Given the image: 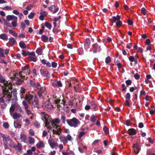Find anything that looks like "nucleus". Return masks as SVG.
I'll return each instance as SVG.
<instances>
[{"instance_id": "2eb2a0df", "label": "nucleus", "mask_w": 155, "mask_h": 155, "mask_svg": "<svg viewBox=\"0 0 155 155\" xmlns=\"http://www.w3.org/2000/svg\"><path fill=\"white\" fill-rule=\"evenodd\" d=\"M19 75L20 77L21 78V79H23V80H24L26 78H27V77H26V76L27 75V74H25L23 71L19 72Z\"/></svg>"}, {"instance_id": "72a5a7b5", "label": "nucleus", "mask_w": 155, "mask_h": 155, "mask_svg": "<svg viewBox=\"0 0 155 155\" xmlns=\"http://www.w3.org/2000/svg\"><path fill=\"white\" fill-rule=\"evenodd\" d=\"M12 92H13V94L14 97L15 98L17 97V90L16 89H13V91H11V92H10L9 94H10V93L11 94L12 93Z\"/></svg>"}, {"instance_id": "0eeeda50", "label": "nucleus", "mask_w": 155, "mask_h": 155, "mask_svg": "<svg viewBox=\"0 0 155 155\" xmlns=\"http://www.w3.org/2000/svg\"><path fill=\"white\" fill-rule=\"evenodd\" d=\"M18 74L17 73H15L13 76L11 77V78L12 80L15 81L16 82V84L19 85L21 84L23 82L24 80H21L19 78L17 77L16 76L18 75Z\"/></svg>"}, {"instance_id": "58836bf2", "label": "nucleus", "mask_w": 155, "mask_h": 155, "mask_svg": "<svg viewBox=\"0 0 155 155\" xmlns=\"http://www.w3.org/2000/svg\"><path fill=\"white\" fill-rule=\"evenodd\" d=\"M125 83L126 84L127 87H128L129 85H130L131 84L132 82L131 80H128L126 81Z\"/></svg>"}, {"instance_id": "a18cd8bd", "label": "nucleus", "mask_w": 155, "mask_h": 155, "mask_svg": "<svg viewBox=\"0 0 155 155\" xmlns=\"http://www.w3.org/2000/svg\"><path fill=\"white\" fill-rule=\"evenodd\" d=\"M29 67V66L28 64L26 65L24 67H23L21 68V70L22 71H25L27 70Z\"/></svg>"}, {"instance_id": "4be33fe9", "label": "nucleus", "mask_w": 155, "mask_h": 155, "mask_svg": "<svg viewBox=\"0 0 155 155\" xmlns=\"http://www.w3.org/2000/svg\"><path fill=\"white\" fill-rule=\"evenodd\" d=\"M41 40L44 42H47L48 40V38L45 35H43L41 36Z\"/></svg>"}, {"instance_id": "ea45409f", "label": "nucleus", "mask_w": 155, "mask_h": 155, "mask_svg": "<svg viewBox=\"0 0 155 155\" xmlns=\"http://www.w3.org/2000/svg\"><path fill=\"white\" fill-rule=\"evenodd\" d=\"M2 138L3 141H5L6 143L8 141L11 140V139L9 137H6L5 136H4L2 137Z\"/></svg>"}, {"instance_id": "f3484780", "label": "nucleus", "mask_w": 155, "mask_h": 155, "mask_svg": "<svg viewBox=\"0 0 155 155\" xmlns=\"http://www.w3.org/2000/svg\"><path fill=\"white\" fill-rule=\"evenodd\" d=\"M41 15L39 17L40 20L43 21L44 19V17L46 16V12L45 11H42L40 12Z\"/></svg>"}, {"instance_id": "6e6d98bb", "label": "nucleus", "mask_w": 155, "mask_h": 155, "mask_svg": "<svg viewBox=\"0 0 155 155\" xmlns=\"http://www.w3.org/2000/svg\"><path fill=\"white\" fill-rule=\"evenodd\" d=\"M3 126L5 128L8 129L9 127V125L8 123L5 122L3 124Z\"/></svg>"}, {"instance_id": "9d476101", "label": "nucleus", "mask_w": 155, "mask_h": 155, "mask_svg": "<svg viewBox=\"0 0 155 155\" xmlns=\"http://www.w3.org/2000/svg\"><path fill=\"white\" fill-rule=\"evenodd\" d=\"M40 71L41 74L44 77H45L46 78H48L50 76V74L48 71H44L42 69H41L40 70Z\"/></svg>"}, {"instance_id": "c85d7f7f", "label": "nucleus", "mask_w": 155, "mask_h": 155, "mask_svg": "<svg viewBox=\"0 0 155 155\" xmlns=\"http://www.w3.org/2000/svg\"><path fill=\"white\" fill-rule=\"evenodd\" d=\"M22 148V146L21 144L18 143V144L16 146V149H18L19 151H20Z\"/></svg>"}, {"instance_id": "774afa93", "label": "nucleus", "mask_w": 155, "mask_h": 155, "mask_svg": "<svg viewBox=\"0 0 155 155\" xmlns=\"http://www.w3.org/2000/svg\"><path fill=\"white\" fill-rule=\"evenodd\" d=\"M73 100H70L69 101L68 105L70 106H72L74 104Z\"/></svg>"}, {"instance_id": "39448f33", "label": "nucleus", "mask_w": 155, "mask_h": 155, "mask_svg": "<svg viewBox=\"0 0 155 155\" xmlns=\"http://www.w3.org/2000/svg\"><path fill=\"white\" fill-rule=\"evenodd\" d=\"M44 117L45 119V126L46 127H48V125L51 123L53 127H56V128H57V127H58V126H57V125L55 124V123L50 119V117L47 114H45Z\"/></svg>"}, {"instance_id": "4c0bfd02", "label": "nucleus", "mask_w": 155, "mask_h": 155, "mask_svg": "<svg viewBox=\"0 0 155 155\" xmlns=\"http://www.w3.org/2000/svg\"><path fill=\"white\" fill-rule=\"evenodd\" d=\"M21 140L24 141H25L26 140V136L24 134H21Z\"/></svg>"}, {"instance_id": "4468645a", "label": "nucleus", "mask_w": 155, "mask_h": 155, "mask_svg": "<svg viewBox=\"0 0 155 155\" xmlns=\"http://www.w3.org/2000/svg\"><path fill=\"white\" fill-rule=\"evenodd\" d=\"M128 134L130 136L135 135L137 133L135 130L134 128H130L128 130Z\"/></svg>"}, {"instance_id": "3c124183", "label": "nucleus", "mask_w": 155, "mask_h": 155, "mask_svg": "<svg viewBox=\"0 0 155 155\" xmlns=\"http://www.w3.org/2000/svg\"><path fill=\"white\" fill-rule=\"evenodd\" d=\"M116 25L117 27L118 28H120L122 25V23L119 20L116 22Z\"/></svg>"}, {"instance_id": "aec40b11", "label": "nucleus", "mask_w": 155, "mask_h": 155, "mask_svg": "<svg viewBox=\"0 0 155 155\" xmlns=\"http://www.w3.org/2000/svg\"><path fill=\"white\" fill-rule=\"evenodd\" d=\"M50 147L52 148H54L55 146H57L58 145L57 143L54 142H52L50 140L48 141Z\"/></svg>"}, {"instance_id": "393cba45", "label": "nucleus", "mask_w": 155, "mask_h": 155, "mask_svg": "<svg viewBox=\"0 0 155 155\" xmlns=\"http://www.w3.org/2000/svg\"><path fill=\"white\" fill-rule=\"evenodd\" d=\"M19 45L20 47L22 49H24L26 48L25 44L23 41H21L19 43Z\"/></svg>"}, {"instance_id": "9b49d317", "label": "nucleus", "mask_w": 155, "mask_h": 155, "mask_svg": "<svg viewBox=\"0 0 155 155\" xmlns=\"http://www.w3.org/2000/svg\"><path fill=\"white\" fill-rule=\"evenodd\" d=\"M91 44L90 40L89 38H87L85 39V42L84 43V47L86 49H88L90 47Z\"/></svg>"}, {"instance_id": "09e8293b", "label": "nucleus", "mask_w": 155, "mask_h": 155, "mask_svg": "<svg viewBox=\"0 0 155 155\" xmlns=\"http://www.w3.org/2000/svg\"><path fill=\"white\" fill-rule=\"evenodd\" d=\"M14 126L15 128H20L21 127V125L19 124V123L16 122L15 121L14 122Z\"/></svg>"}, {"instance_id": "603ef678", "label": "nucleus", "mask_w": 155, "mask_h": 155, "mask_svg": "<svg viewBox=\"0 0 155 155\" xmlns=\"http://www.w3.org/2000/svg\"><path fill=\"white\" fill-rule=\"evenodd\" d=\"M35 15V13L34 12H31L28 15V17L30 19H32L34 17Z\"/></svg>"}, {"instance_id": "680f3d73", "label": "nucleus", "mask_w": 155, "mask_h": 155, "mask_svg": "<svg viewBox=\"0 0 155 155\" xmlns=\"http://www.w3.org/2000/svg\"><path fill=\"white\" fill-rule=\"evenodd\" d=\"M85 134L84 132H81L78 135V137L79 138H81Z\"/></svg>"}, {"instance_id": "6e6552de", "label": "nucleus", "mask_w": 155, "mask_h": 155, "mask_svg": "<svg viewBox=\"0 0 155 155\" xmlns=\"http://www.w3.org/2000/svg\"><path fill=\"white\" fill-rule=\"evenodd\" d=\"M48 9L53 14H55L58 11L59 8L58 7H56L55 5H54L49 7Z\"/></svg>"}, {"instance_id": "37998d69", "label": "nucleus", "mask_w": 155, "mask_h": 155, "mask_svg": "<svg viewBox=\"0 0 155 155\" xmlns=\"http://www.w3.org/2000/svg\"><path fill=\"white\" fill-rule=\"evenodd\" d=\"M125 97L127 100H130L131 98V96L130 93H127Z\"/></svg>"}, {"instance_id": "4d7b16f0", "label": "nucleus", "mask_w": 155, "mask_h": 155, "mask_svg": "<svg viewBox=\"0 0 155 155\" xmlns=\"http://www.w3.org/2000/svg\"><path fill=\"white\" fill-rule=\"evenodd\" d=\"M135 58L133 56H130L129 58V59L130 61L131 62H133Z\"/></svg>"}, {"instance_id": "864d4df0", "label": "nucleus", "mask_w": 155, "mask_h": 155, "mask_svg": "<svg viewBox=\"0 0 155 155\" xmlns=\"http://www.w3.org/2000/svg\"><path fill=\"white\" fill-rule=\"evenodd\" d=\"M117 61H118V62L117 63V68H118L119 69H120V68H122V65L121 64V63L120 62V61H119L118 60H117Z\"/></svg>"}, {"instance_id": "412c9836", "label": "nucleus", "mask_w": 155, "mask_h": 155, "mask_svg": "<svg viewBox=\"0 0 155 155\" xmlns=\"http://www.w3.org/2000/svg\"><path fill=\"white\" fill-rule=\"evenodd\" d=\"M0 38L5 41H6L8 40V37L6 34L3 33L0 35Z\"/></svg>"}, {"instance_id": "e433bc0d", "label": "nucleus", "mask_w": 155, "mask_h": 155, "mask_svg": "<svg viewBox=\"0 0 155 155\" xmlns=\"http://www.w3.org/2000/svg\"><path fill=\"white\" fill-rule=\"evenodd\" d=\"M91 107L94 110H96V105L94 102L92 101L90 103Z\"/></svg>"}, {"instance_id": "a19ab883", "label": "nucleus", "mask_w": 155, "mask_h": 155, "mask_svg": "<svg viewBox=\"0 0 155 155\" xmlns=\"http://www.w3.org/2000/svg\"><path fill=\"white\" fill-rule=\"evenodd\" d=\"M103 130L105 134H107L109 133V129L106 125L104 126Z\"/></svg>"}, {"instance_id": "7c9ffc66", "label": "nucleus", "mask_w": 155, "mask_h": 155, "mask_svg": "<svg viewBox=\"0 0 155 155\" xmlns=\"http://www.w3.org/2000/svg\"><path fill=\"white\" fill-rule=\"evenodd\" d=\"M36 52L38 55H41L42 53V50L41 48H39L37 49Z\"/></svg>"}, {"instance_id": "7ed1b4c3", "label": "nucleus", "mask_w": 155, "mask_h": 155, "mask_svg": "<svg viewBox=\"0 0 155 155\" xmlns=\"http://www.w3.org/2000/svg\"><path fill=\"white\" fill-rule=\"evenodd\" d=\"M0 82L3 84L4 86L2 87L4 88L6 87H7L8 89L10 90L11 91L12 89V84L11 83H8V82L3 77L1 73H0Z\"/></svg>"}, {"instance_id": "e2e57ef3", "label": "nucleus", "mask_w": 155, "mask_h": 155, "mask_svg": "<svg viewBox=\"0 0 155 155\" xmlns=\"http://www.w3.org/2000/svg\"><path fill=\"white\" fill-rule=\"evenodd\" d=\"M134 77L136 80H138L140 78V76L138 74L136 73L134 75Z\"/></svg>"}, {"instance_id": "20e7f679", "label": "nucleus", "mask_w": 155, "mask_h": 155, "mask_svg": "<svg viewBox=\"0 0 155 155\" xmlns=\"http://www.w3.org/2000/svg\"><path fill=\"white\" fill-rule=\"evenodd\" d=\"M68 124L70 127H76L79 124V120L75 117L66 120Z\"/></svg>"}, {"instance_id": "13d9d810", "label": "nucleus", "mask_w": 155, "mask_h": 155, "mask_svg": "<svg viewBox=\"0 0 155 155\" xmlns=\"http://www.w3.org/2000/svg\"><path fill=\"white\" fill-rule=\"evenodd\" d=\"M57 85L58 87H61L62 86V84L60 81H58L57 82Z\"/></svg>"}, {"instance_id": "f704fd0d", "label": "nucleus", "mask_w": 155, "mask_h": 155, "mask_svg": "<svg viewBox=\"0 0 155 155\" xmlns=\"http://www.w3.org/2000/svg\"><path fill=\"white\" fill-rule=\"evenodd\" d=\"M27 101H26L25 100H24L22 102V104L25 107V109H27L28 108V105L27 102Z\"/></svg>"}, {"instance_id": "c03bdc74", "label": "nucleus", "mask_w": 155, "mask_h": 155, "mask_svg": "<svg viewBox=\"0 0 155 155\" xmlns=\"http://www.w3.org/2000/svg\"><path fill=\"white\" fill-rule=\"evenodd\" d=\"M29 142L30 144H33L35 142V140L33 138L30 137H29Z\"/></svg>"}, {"instance_id": "a878e982", "label": "nucleus", "mask_w": 155, "mask_h": 155, "mask_svg": "<svg viewBox=\"0 0 155 155\" xmlns=\"http://www.w3.org/2000/svg\"><path fill=\"white\" fill-rule=\"evenodd\" d=\"M16 42V41L13 38H10L9 39V42L12 45H14Z\"/></svg>"}, {"instance_id": "1a4fd4ad", "label": "nucleus", "mask_w": 155, "mask_h": 155, "mask_svg": "<svg viewBox=\"0 0 155 155\" xmlns=\"http://www.w3.org/2000/svg\"><path fill=\"white\" fill-rule=\"evenodd\" d=\"M48 128H49V130H52L54 134H55L57 135H60V133H61V129L60 126H58L57 127V131H56L54 130L53 129H52V127H48Z\"/></svg>"}, {"instance_id": "5701e85b", "label": "nucleus", "mask_w": 155, "mask_h": 155, "mask_svg": "<svg viewBox=\"0 0 155 155\" xmlns=\"http://www.w3.org/2000/svg\"><path fill=\"white\" fill-rule=\"evenodd\" d=\"M59 139L62 142H64L67 143L68 142L67 138L64 135L60 136Z\"/></svg>"}, {"instance_id": "8fccbe9b", "label": "nucleus", "mask_w": 155, "mask_h": 155, "mask_svg": "<svg viewBox=\"0 0 155 155\" xmlns=\"http://www.w3.org/2000/svg\"><path fill=\"white\" fill-rule=\"evenodd\" d=\"M141 12L143 15H145L147 13L146 9L144 8H142L141 9Z\"/></svg>"}, {"instance_id": "c756f323", "label": "nucleus", "mask_w": 155, "mask_h": 155, "mask_svg": "<svg viewBox=\"0 0 155 155\" xmlns=\"http://www.w3.org/2000/svg\"><path fill=\"white\" fill-rule=\"evenodd\" d=\"M45 26L48 28L49 30L51 28L52 26L51 24L48 22H46L45 23Z\"/></svg>"}, {"instance_id": "f8f14e48", "label": "nucleus", "mask_w": 155, "mask_h": 155, "mask_svg": "<svg viewBox=\"0 0 155 155\" xmlns=\"http://www.w3.org/2000/svg\"><path fill=\"white\" fill-rule=\"evenodd\" d=\"M44 104V106L48 109H51L53 107V105L49 101H46Z\"/></svg>"}, {"instance_id": "052dcab7", "label": "nucleus", "mask_w": 155, "mask_h": 155, "mask_svg": "<svg viewBox=\"0 0 155 155\" xmlns=\"http://www.w3.org/2000/svg\"><path fill=\"white\" fill-rule=\"evenodd\" d=\"M25 89L24 88L21 87L20 90V93L22 94H25Z\"/></svg>"}, {"instance_id": "49530a36", "label": "nucleus", "mask_w": 155, "mask_h": 155, "mask_svg": "<svg viewBox=\"0 0 155 155\" xmlns=\"http://www.w3.org/2000/svg\"><path fill=\"white\" fill-rule=\"evenodd\" d=\"M111 61V58L109 56L107 57L105 59V62L106 64H109Z\"/></svg>"}, {"instance_id": "473e14b6", "label": "nucleus", "mask_w": 155, "mask_h": 155, "mask_svg": "<svg viewBox=\"0 0 155 155\" xmlns=\"http://www.w3.org/2000/svg\"><path fill=\"white\" fill-rule=\"evenodd\" d=\"M29 59L31 61H33L35 62H36L37 60V57H33L31 56L29 57Z\"/></svg>"}, {"instance_id": "2f4dec72", "label": "nucleus", "mask_w": 155, "mask_h": 155, "mask_svg": "<svg viewBox=\"0 0 155 155\" xmlns=\"http://www.w3.org/2000/svg\"><path fill=\"white\" fill-rule=\"evenodd\" d=\"M44 146L43 143L42 141H40L39 143L36 144V147L38 148H40Z\"/></svg>"}, {"instance_id": "f257e3e1", "label": "nucleus", "mask_w": 155, "mask_h": 155, "mask_svg": "<svg viewBox=\"0 0 155 155\" xmlns=\"http://www.w3.org/2000/svg\"><path fill=\"white\" fill-rule=\"evenodd\" d=\"M20 95L21 99H25L29 104H31L35 107H39L38 101L36 96L28 93L25 94H20Z\"/></svg>"}, {"instance_id": "423d86ee", "label": "nucleus", "mask_w": 155, "mask_h": 155, "mask_svg": "<svg viewBox=\"0 0 155 155\" xmlns=\"http://www.w3.org/2000/svg\"><path fill=\"white\" fill-rule=\"evenodd\" d=\"M37 89L39 90L38 92V95L39 97L42 96V94H45V88L44 86H41L40 83L38 85V87L37 88Z\"/></svg>"}, {"instance_id": "338daca9", "label": "nucleus", "mask_w": 155, "mask_h": 155, "mask_svg": "<svg viewBox=\"0 0 155 155\" xmlns=\"http://www.w3.org/2000/svg\"><path fill=\"white\" fill-rule=\"evenodd\" d=\"M22 52L23 55L25 56H26L28 55V51L26 52L25 51L23 50L22 51Z\"/></svg>"}, {"instance_id": "a211bd4d", "label": "nucleus", "mask_w": 155, "mask_h": 155, "mask_svg": "<svg viewBox=\"0 0 155 155\" xmlns=\"http://www.w3.org/2000/svg\"><path fill=\"white\" fill-rule=\"evenodd\" d=\"M30 84L31 85V86L35 87L36 88H37V87H38V85L40 84V83L38 82L35 83L34 81H33L32 80H30Z\"/></svg>"}, {"instance_id": "5fc2aeb1", "label": "nucleus", "mask_w": 155, "mask_h": 155, "mask_svg": "<svg viewBox=\"0 0 155 155\" xmlns=\"http://www.w3.org/2000/svg\"><path fill=\"white\" fill-rule=\"evenodd\" d=\"M52 31L54 33H57L60 32L61 31V30L60 29H58L55 28H54L53 29Z\"/></svg>"}, {"instance_id": "b1692460", "label": "nucleus", "mask_w": 155, "mask_h": 155, "mask_svg": "<svg viewBox=\"0 0 155 155\" xmlns=\"http://www.w3.org/2000/svg\"><path fill=\"white\" fill-rule=\"evenodd\" d=\"M92 46L93 47V53H96L97 52V49L99 47L97 44H94Z\"/></svg>"}, {"instance_id": "6ab92c4d", "label": "nucleus", "mask_w": 155, "mask_h": 155, "mask_svg": "<svg viewBox=\"0 0 155 155\" xmlns=\"http://www.w3.org/2000/svg\"><path fill=\"white\" fill-rule=\"evenodd\" d=\"M120 17L119 15H117L116 16H114L112 17V21L113 22H115L117 21H118L120 20Z\"/></svg>"}, {"instance_id": "dca6fc26", "label": "nucleus", "mask_w": 155, "mask_h": 155, "mask_svg": "<svg viewBox=\"0 0 155 155\" xmlns=\"http://www.w3.org/2000/svg\"><path fill=\"white\" fill-rule=\"evenodd\" d=\"M6 19L8 21L15 20L17 18V17L14 15H8L6 16Z\"/></svg>"}, {"instance_id": "ddd939ff", "label": "nucleus", "mask_w": 155, "mask_h": 155, "mask_svg": "<svg viewBox=\"0 0 155 155\" xmlns=\"http://www.w3.org/2000/svg\"><path fill=\"white\" fill-rule=\"evenodd\" d=\"M133 151L136 153L137 154L139 153L140 150L139 147L137 143L134 144L133 146Z\"/></svg>"}, {"instance_id": "0e129e2a", "label": "nucleus", "mask_w": 155, "mask_h": 155, "mask_svg": "<svg viewBox=\"0 0 155 155\" xmlns=\"http://www.w3.org/2000/svg\"><path fill=\"white\" fill-rule=\"evenodd\" d=\"M3 51V49L1 48H0V57H3L4 56Z\"/></svg>"}, {"instance_id": "69168bd1", "label": "nucleus", "mask_w": 155, "mask_h": 155, "mask_svg": "<svg viewBox=\"0 0 155 155\" xmlns=\"http://www.w3.org/2000/svg\"><path fill=\"white\" fill-rule=\"evenodd\" d=\"M122 87L123 88L122 89V91H125L127 89L126 87L125 86V84H121Z\"/></svg>"}, {"instance_id": "bb28decb", "label": "nucleus", "mask_w": 155, "mask_h": 155, "mask_svg": "<svg viewBox=\"0 0 155 155\" xmlns=\"http://www.w3.org/2000/svg\"><path fill=\"white\" fill-rule=\"evenodd\" d=\"M21 115L20 114L15 113L13 114V117L14 119H17L18 118L20 117Z\"/></svg>"}, {"instance_id": "79ce46f5", "label": "nucleus", "mask_w": 155, "mask_h": 155, "mask_svg": "<svg viewBox=\"0 0 155 155\" xmlns=\"http://www.w3.org/2000/svg\"><path fill=\"white\" fill-rule=\"evenodd\" d=\"M18 18L17 19H16L14 20V21H13L12 23V24L13 27H16L17 26V21Z\"/></svg>"}, {"instance_id": "de8ad7c7", "label": "nucleus", "mask_w": 155, "mask_h": 155, "mask_svg": "<svg viewBox=\"0 0 155 155\" xmlns=\"http://www.w3.org/2000/svg\"><path fill=\"white\" fill-rule=\"evenodd\" d=\"M96 119L94 114H92L91 118V120L93 122L95 121Z\"/></svg>"}, {"instance_id": "cd10ccee", "label": "nucleus", "mask_w": 155, "mask_h": 155, "mask_svg": "<svg viewBox=\"0 0 155 155\" xmlns=\"http://www.w3.org/2000/svg\"><path fill=\"white\" fill-rule=\"evenodd\" d=\"M9 32L10 34L15 37H17L18 36L17 33L12 30L9 29Z\"/></svg>"}, {"instance_id": "bf43d9fd", "label": "nucleus", "mask_w": 155, "mask_h": 155, "mask_svg": "<svg viewBox=\"0 0 155 155\" xmlns=\"http://www.w3.org/2000/svg\"><path fill=\"white\" fill-rule=\"evenodd\" d=\"M25 110L28 115H30V114H32L31 111L29 110L28 109V108H27V109H25Z\"/></svg>"}, {"instance_id": "c9c22d12", "label": "nucleus", "mask_w": 155, "mask_h": 155, "mask_svg": "<svg viewBox=\"0 0 155 155\" xmlns=\"http://www.w3.org/2000/svg\"><path fill=\"white\" fill-rule=\"evenodd\" d=\"M61 100L59 99H57L54 100V103L55 104L57 105V107L58 108L60 107V105L58 104V103L60 102Z\"/></svg>"}, {"instance_id": "f03ea898", "label": "nucleus", "mask_w": 155, "mask_h": 155, "mask_svg": "<svg viewBox=\"0 0 155 155\" xmlns=\"http://www.w3.org/2000/svg\"><path fill=\"white\" fill-rule=\"evenodd\" d=\"M3 95L2 97H0V102L1 103H4L5 102V101L4 98L6 97L7 98V100L10 101V99L12 97V95L10 94L9 89H8L7 87H6L3 88Z\"/></svg>"}]
</instances>
